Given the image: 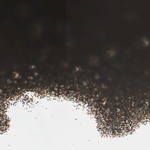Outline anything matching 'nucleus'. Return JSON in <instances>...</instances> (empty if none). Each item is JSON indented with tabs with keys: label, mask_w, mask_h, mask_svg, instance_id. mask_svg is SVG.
<instances>
[{
	"label": "nucleus",
	"mask_w": 150,
	"mask_h": 150,
	"mask_svg": "<svg viewBox=\"0 0 150 150\" xmlns=\"http://www.w3.org/2000/svg\"><path fill=\"white\" fill-rule=\"evenodd\" d=\"M41 75L38 74V76H34L33 74H32L31 76H32L35 80L36 83H44L49 86H50L52 82L55 83V85H58L59 86H65L68 85L69 86H71L74 83V78L72 77H70L68 74H65V77H63L62 79L60 78V75H59V78H58L57 76L54 77H49L47 79L41 75H43V73L41 72Z\"/></svg>",
	"instance_id": "f257e3e1"
},
{
	"label": "nucleus",
	"mask_w": 150,
	"mask_h": 150,
	"mask_svg": "<svg viewBox=\"0 0 150 150\" xmlns=\"http://www.w3.org/2000/svg\"><path fill=\"white\" fill-rule=\"evenodd\" d=\"M25 84L26 87L31 91H32L34 88V85L33 84L30 83H26Z\"/></svg>",
	"instance_id": "f03ea898"
},
{
	"label": "nucleus",
	"mask_w": 150,
	"mask_h": 150,
	"mask_svg": "<svg viewBox=\"0 0 150 150\" xmlns=\"http://www.w3.org/2000/svg\"><path fill=\"white\" fill-rule=\"evenodd\" d=\"M23 83L24 84L25 86V83H30L31 79H29V78L26 77H24L23 78Z\"/></svg>",
	"instance_id": "7ed1b4c3"
},
{
	"label": "nucleus",
	"mask_w": 150,
	"mask_h": 150,
	"mask_svg": "<svg viewBox=\"0 0 150 150\" xmlns=\"http://www.w3.org/2000/svg\"><path fill=\"white\" fill-rule=\"evenodd\" d=\"M12 81H15L17 82H19L21 80V79H18L17 78H11L10 79Z\"/></svg>",
	"instance_id": "20e7f679"
},
{
	"label": "nucleus",
	"mask_w": 150,
	"mask_h": 150,
	"mask_svg": "<svg viewBox=\"0 0 150 150\" xmlns=\"http://www.w3.org/2000/svg\"><path fill=\"white\" fill-rule=\"evenodd\" d=\"M116 96L118 98V99L119 100H122V98L121 96V95L118 92H117L116 93Z\"/></svg>",
	"instance_id": "39448f33"
},
{
	"label": "nucleus",
	"mask_w": 150,
	"mask_h": 150,
	"mask_svg": "<svg viewBox=\"0 0 150 150\" xmlns=\"http://www.w3.org/2000/svg\"><path fill=\"white\" fill-rule=\"evenodd\" d=\"M124 129V127L122 126H121L120 128H119L117 132L120 133H122Z\"/></svg>",
	"instance_id": "423d86ee"
},
{
	"label": "nucleus",
	"mask_w": 150,
	"mask_h": 150,
	"mask_svg": "<svg viewBox=\"0 0 150 150\" xmlns=\"http://www.w3.org/2000/svg\"><path fill=\"white\" fill-rule=\"evenodd\" d=\"M113 126L114 128V130L117 131V132L118 131V130L117 129V125L116 124H114L113 125Z\"/></svg>",
	"instance_id": "0eeeda50"
},
{
	"label": "nucleus",
	"mask_w": 150,
	"mask_h": 150,
	"mask_svg": "<svg viewBox=\"0 0 150 150\" xmlns=\"http://www.w3.org/2000/svg\"><path fill=\"white\" fill-rule=\"evenodd\" d=\"M29 63L31 65H34V62H29Z\"/></svg>",
	"instance_id": "6e6552de"
},
{
	"label": "nucleus",
	"mask_w": 150,
	"mask_h": 150,
	"mask_svg": "<svg viewBox=\"0 0 150 150\" xmlns=\"http://www.w3.org/2000/svg\"><path fill=\"white\" fill-rule=\"evenodd\" d=\"M117 129L118 130V129L119 128V127H120L121 126H122V125H117Z\"/></svg>",
	"instance_id": "1a4fd4ad"
},
{
	"label": "nucleus",
	"mask_w": 150,
	"mask_h": 150,
	"mask_svg": "<svg viewBox=\"0 0 150 150\" xmlns=\"http://www.w3.org/2000/svg\"><path fill=\"white\" fill-rule=\"evenodd\" d=\"M124 96H125L126 97V99L127 100V98L128 97V95L127 94H125L124 95Z\"/></svg>",
	"instance_id": "9d476101"
},
{
	"label": "nucleus",
	"mask_w": 150,
	"mask_h": 150,
	"mask_svg": "<svg viewBox=\"0 0 150 150\" xmlns=\"http://www.w3.org/2000/svg\"><path fill=\"white\" fill-rule=\"evenodd\" d=\"M141 86H142V87H143V88H144L145 87V86H143V84H142V85Z\"/></svg>",
	"instance_id": "9b49d317"
},
{
	"label": "nucleus",
	"mask_w": 150,
	"mask_h": 150,
	"mask_svg": "<svg viewBox=\"0 0 150 150\" xmlns=\"http://www.w3.org/2000/svg\"><path fill=\"white\" fill-rule=\"evenodd\" d=\"M12 84H13V85H16V83L14 82H13Z\"/></svg>",
	"instance_id": "f8f14e48"
},
{
	"label": "nucleus",
	"mask_w": 150,
	"mask_h": 150,
	"mask_svg": "<svg viewBox=\"0 0 150 150\" xmlns=\"http://www.w3.org/2000/svg\"><path fill=\"white\" fill-rule=\"evenodd\" d=\"M141 41V43L142 45H143V42H142V41Z\"/></svg>",
	"instance_id": "ddd939ff"
},
{
	"label": "nucleus",
	"mask_w": 150,
	"mask_h": 150,
	"mask_svg": "<svg viewBox=\"0 0 150 150\" xmlns=\"http://www.w3.org/2000/svg\"><path fill=\"white\" fill-rule=\"evenodd\" d=\"M59 89H62V87H60V88H59Z\"/></svg>",
	"instance_id": "4468645a"
},
{
	"label": "nucleus",
	"mask_w": 150,
	"mask_h": 150,
	"mask_svg": "<svg viewBox=\"0 0 150 150\" xmlns=\"http://www.w3.org/2000/svg\"><path fill=\"white\" fill-rule=\"evenodd\" d=\"M5 83H7V81H6H6H5Z\"/></svg>",
	"instance_id": "2eb2a0df"
},
{
	"label": "nucleus",
	"mask_w": 150,
	"mask_h": 150,
	"mask_svg": "<svg viewBox=\"0 0 150 150\" xmlns=\"http://www.w3.org/2000/svg\"><path fill=\"white\" fill-rule=\"evenodd\" d=\"M79 62H80L79 61H78V62H77V63H79Z\"/></svg>",
	"instance_id": "dca6fc26"
},
{
	"label": "nucleus",
	"mask_w": 150,
	"mask_h": 150,
	"mask_svg": "<svg viewBox=\"0 0 150 150\" xmlns=\"http://www.w3.org/2000/svg\"><path fill=\"white\" fill-rule=\"evenodd\" d=\"M47 88V87L46 88Z\"/></svg>",
	"instance_id": "f3484780"
}]
</instances>
